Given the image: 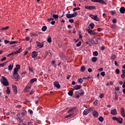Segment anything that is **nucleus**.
Instances as JSON below:
<instances>
[{"mask_svg":"<svg viewBox=\"0 0 125 125\" xmlns=\"http://www.w3.org/2000/svg\"><path fill=\"white\" fill-rule=\"evenodd\" d=\"M0 82L3 85L5 86H7L9 85V83H8V81L6 79V78L4 77V76H2L1 79L0 80Z\"/></svg>","mask_w":125,"mask_h":125,"instance_id":"obj_1","label":"nucleus"},{"mask_svg":"<svg viewBox=\"0 0 125 125\" xmlns=\"http://www.w3.org/2000/svg\"><path fill=\"white\" fill-rule=\"evenodd\" d=\"M113 121H116L119 124H123V118L121 117H113L112 118Z\"/></svg>","mask_w":125,"mask_h":125,"instance_id":"obj_2","label":"nucleus"},{"mask_svg":"<svg viewBox=\"0 0 125 125\" xmlns=\"http://www.w3.org/2000/svg\"><path fill=\"white\" fill-rule=\"evenodd\" d=\"M89 17L93 19V20H94L95 21H100V19L98 18L97 15H90Z\"/></svg>","mask_w":125,"mask_h":125,"instance_id":"obj_3","label":"nucleus"},{"mask_svg":"<svg viewBox=\"0 0 125 125\" xmlns=\"http://www.w3.org/2000/svg\"><path fill=\"white\" fill-rule=\"evenodd\" d=\"M91 1H92V2H99V3L105 4V5H107L106 2H105V1H104V0H91Z\"/></svg>","mask_w":125,"mask_h":125,"instance_id":"obj_4","label":"nucleus"},{"mask_svg":"<svg viewBox=\"0 0 125 125\" xmlns=\"http://www.w3.org/2000/svg\"><path fill=\"white\" fill-rule=\"evenodd\" d=\"M87 32L88 34H89V35H91V36H96V35H97V32H94L92 30H88Z\"/></svg>","mask_w":125,"mask_h":125,"instance_id":"obj_5","label":"nucleus"},{"mask_svg":"<svg viewBox=\"0 0 125 125\" xmlns=\"http://www.w3.org/2000/svg\"><path fill=\"white\" fill-rule=\"evenodd\" d=\"M121 116L123 117V118H125V108L122 107L121 109Z\"/></svg>","mask_w":125,"mask_h":125,"instance_id":"obj_6","label":"nucleus"},{"mask_svg":"<svg viewBox=\"0 0 125 125\" xmlns=\"http://www.w3.org/2000/svg\"><path fill=\"white\" fill-rule=\"evenodd\" d=\"M38 56V52L37 51H33L32 52L31 57L32 58H36Z\"/></svg>","mask_w":125,"mask_h":125,"instance_id":"obj_7","label":"nucleus"},{"mask_svg":"<svg viewBox=\"0 0 125 125\" xmlns=\"http://www.w3.org/2000/svg\"><path fill=\"white\" fill-rule=\"evenodd\" d=\"M110 114H111V115H113V116H116V115L117 114V109L116 108L112 109L111 110Z\"/></svg>","mask_w":125,"mask_h":125,"instance_id":"obj_8","label":"nucleus"},{"mask_svg":"<svg viewBox=\"0 0 125 125\" xmlns=\"http://www.w3.org/2000/svg\"><path fill=\"white\" fill-rule=\"evenodd\" d=\"M54 84L55 87H57V88H60V87H61L60 84H59V83L57 81H55L54 83Z\"/></svg>","mask_w":125,"mask_h":125,"instance_id":"obj_9","label":"nucleus"},{"mask_svg":"<svg viewBox=\"0 0 125 125\" xmlns=\"http://www.w3.org/2000/svg\"><path fill=\"white\" fill-rule=\"evenodd\" d=\"M36 43L37 44V46L39 48H42V47H43V43H41V42H39L38 41H37Z\"/></svg>","mask_w":125,"mask_h":125,"instance_id":"obj_10","label":"nucleus"},{"mask_svg":"<svg viewBox=\"0 0 125 125\" xmlns=\"http://www.w3.org/2000/svg\"><path fill=\"white\" fill-rule=\"evenodd\" d=\"M85 9H88L89 10H90L91 9H95V6H85Z\"/></svg>","mask_w":125,"mask_h":125,"instance_id":"obj_11","label":"nucleus"},{"mask_svg":"<svg viewBox=\"0 0 125 125\" xmlns=\"http://www.w3.org/2000/svg\"><path fill=\"white\" fill-rule=\"evenodd\" d=\"M99 115V114H98V112H97L96 110H94L93 111V116L95 117V118H97Z\"/></svg>","mask_w":125,"mask_h":125,"instance_id":"obj_12","label":"nucleus"},{"mask_svg":"<svg viewBox=\"0 0 125 125\" xmlns=\"http://www.w3.org/2000/svg\"><path fill=\"white\" fill-rule=\"evenodd\" d=\"M12 89L14 91V92L15 93V94H17V87L15 85H12Z\"/></svg>","mask_w":125,"mask_h":125,"instance_id":"obj_13","label":"nucleus"},{"mask_svg":"<svg viewBox=\"0 0 125 125\" xmlns=\"http://www.w3.org/2000/svg\"><path fill=\"white\" fill-rule=\"evenodd\" d=\"M67 113H68V114L71 115V116H73V115H74V113H75V109L72 108V109H70L69 110H68Z\"/></svg>","mask_w":125,"mask_h":125,"instance_id":"obj_14","label":"nucleus"},{"mask_svg":"<svg viewBox=\"0 0 125 125\" xmlns=\"http://www.w3.org/2000/svg\"><path fill=\"white\" fill-rule=\"evenodd\" d=\"M89 109H85L83 112V115L84 116H86V115H87V114H89Z\"/></svg>","mask_w":125,"mask_h":125,"instance_id":"obj_15","label":"nucleus"},{"mask_svg":"<svg viewBox=\"0 0 125 125\" xmlns=\"http://www.w3.org/2000/svg\"><path fill=\"white\" fill-rule=\"evenodd\" d=\"M74 89L76 90H78V89H81L82 88V85H76L75 86L73 87Z\"/></svg>","mask_w":125,"mask_h":125,"instance_id":"obj_16","label":"nucleus"},{"mask_svg":"<svg viewBox=\"0 0 125 125\" xmlns=\"http://www.w3.org/2000/svg\"><path fill=\"white\" fill-rule=\"evenodd\" d=\"M120 13L122 14H124L125 13V7H121L120 9Z\"/></svg>","mask_w":125,"mask_h":125,"instance_id":"obj_17","label":"nucleus"},{"mask_svg":"<svg viewBox=\"0 0 125 125\" xmlns=\"http://www.w3.org/2000/svg\"><path fill=\"white\" fill-rule=\"evenodd\" d=\"M94 28V23H91L88 26V29H91V30H93Z\"/></svg>","mask_w":125,"mask_h":125,"instance_id":"obj_18","label":"nucleus"},{"mask_svg":"<svg viewBox=\"0 0 125 125\" xmlns=\"http://www.w3.org/2000/svg\"><path fill=\"white\" fill-rule=\"evenodd\" d=\"M30 89H31V86H27L25 88V92H29L30 91Z\"/></svg>","mask_w":125,"mask_h":125,"instance_id":"obj_19","label":"nucleus"},{"mask_svg":"<svg viewBox=\"0 0 125 125\" xmlns=\"http://www.w3.org/2000/svg\"><path fill=\"white\" fill-rule=\"evenodd\" d=\"M8 70L9 71H11L12 69H13V64L12 63L10 64L8 66Z\"/></svg>","mask_w":125,"mask_h":125,"instance_id":"obj_20","label":"nucleus"},{"mask_svg":"<svg viewBox=\"0 0 125 125\" xmlns=\"http://www.w3.org/2000/svg\"><path fill=\"white\" fill-rule=\"evenodd\" d=\"M14 76H16V75H18V69L15 68L14 70Z\"/></svg>","mask_w":125,"mask_h":125,"instance_id":"obj_21","label":"nucleus"},{"mask_svg":"<svg viewBox=\"0 0 125 125\" xmlns=\"http://www.w3.org/2000/svg\"><path fill=\"white\" fill-rule=\"evenodd\" d=\"M22 51V48H19L17 51L14 52V54H18V53H20Z\"/></svg>","mask_w":125,"mask_h":125,"instance_id":"obj_22","label":"nucleus"},{"mask_svg":"<svg viewBox=\"0 0 125 125\" xmlns=\"http://www.w3.org/2000/svg\"><path fill=\"white\" fill-rule=\"evenodd\" d=\"M66 18L70 19V18H73V16L71 14H66Z\"/></svg>","mask_w":125,"mask_h":125,"instance_id":"obj_23","label":"nucleus"},{"mask_svg":"<svg viewBox=\"0 0 125 125\" xmlns=\"http://www.w3.org/2000/svg\"><path fill=\"white\" fill-rule=\"evenodd\" d=\"M37 81H38V79H37V78H34L30 80V83H35V82H37Z\"/></svg>","mask_w":125,"mask_h":125,"instance_id":"obj_24","label":"nucleus"},{"mask_svg":"<svg viewBox=\"0 0 125 125\" xmlns=\"http://www.w3.org/2000/svg\"><path fill=\"white\" fill-rule=\"evenodd\" d=\"M15 43H20V42H18V41H12L9 42V44H14Z\"/></svg>","mask_w":125,"mask_h":125,"instance_id":"obj_25","label":"nucleus"},{"mask_svg":"<svg viewBox=\"0 0 125 125\" xmlns=\"http://www.w3.org/2000/svg\"><path fill=\"white\" fill-rule=\"evenodd\" d=\"M85 71V66H82L81 68V72H83Z\"/></svg>","mask_w":125,"mask_h":125,"instance_id":"obj_26","label":"nucleus"},{"mask_svg":"<svg viewBox=\"0 0 125 125\" xmlns=\"http://www.w3.org/2000/svg\"><path fill=\"white\" fill-rule=\"evenodd\" d=\"M91 60L92 62H95L97 61V58L93 57V58H92Z\"/></svg>","mask_w":125,"mask_h":125,"instance_id":"obj_27","label":"nucleus"},{"mask_svg":"<svg viewBox=\"0 0 125 125\" xmlns=\"http://www.w3.org/2000/svg\"><path fill=\"white\" fill-rule=\"evenodd\" d=\"M7 94H10V88L9 87H7V90L6 91Z\"/></svg>","mask_w":125,"mask_h":125,"instance_id":"obj_28","label":"nucleus"},{"mask_svg":"<svg viewBox=\"0 0 125 125\" xmlns=\"http://www.w3.org/2000/svg\"><path fill=\"white\" fill-rule=\"evenodd\" d=\"M53 17L56 20V19H58V18H59V16L58 15L53 14Z\"/></svg>","mask_w":125,"mask_h":125,"instance_id":"obj_29","label":"nucleus"},{"mask_svg":"<svg viewBox=\"0 0 125 125\" xmlns=\"http://www.w3.org/2000/svg\"><path fill=\"white\" fill-rule=\"evenodd\" d=\"M47 41L49 43H50L52 42V40H51V37L50 36H48V38L47 39Z\"/></svg>","mask_w":125,"mask_h":125,"instance_id":"obj_30","label":"nucleus"},{"mask_svg":"<svg viewBox=\"0 0 125 125\" xmlns=\"http://www.w3.org/2000/svg\"><path fill=\"white\" fill-rule=\"evenodd\" d=\"M17 120L19 121V123H23V120L21 119V118L19 117H17Z\"/></svg>","mask_w":125,"mask_h":125,"instance_id":"obj_31","label":"nucleus"},{"mask_svg":"<svg viewBox=\"0 0 125 125\" xmlns=\"http://www.w3.org/2000/svg\"><path fill=\"white\" fill-rule=\"evenodd\" d=\"M46 30H47V27L46 26H43L42 28V32H45Z\"/></svg>","mask_w":125,"mask_h":125,"instance_id":"obj_32","label":"nucleus"},{"mask_svg":"<svg viewBox=\"0 0 125 125\" xmlns=\"http://www.w3.org/2000/svg\"><path fill=\"white\" fill-rule=\"evenodd\" d=\"M93 56H98V52H97V51H95L93 52Z\"/></svg>","mask_w":125,"mask_h":125,"instance_id":"obj_33","label":"nucleus"},{"mask_svg":"<svg viewBox=\"0 0 125 125\" xmlns=\"http://www.w3.org/2000/svg\"><path fill=\"white\" fill-rule=\"evenodd\" d=\"M83 79H78V82L82 84L83 83Z\"/></svg>","mask_w":125,"mask_h":125,"instance_id":"obj_34","label":"nucleus"},{"mask_svg":"<svg viewBox=\"0 0 125 125\" xmlns=\"http://www.w3.org/2000/svg\"><path fill=\"white\" fill-rule=\"evenodd\" d=\"M79 94L80 95H83L84 94V91H83V90H80V92L79 93Z\"/></svg>","mask_w":125,"mask_h":125,"instance_id":"obj_35","label":"nucleus"},{"mask_svg":"<svg viewBox=\"0 0 125 125\" xmlns=\"http://www.w3.org/2000/svg\"><path fill=\"white\" fill-rule=\"evenodd\" d=\"M72 17H77V16H78V13L77 12H74L72 14Z\"/></svg>","mask_w":125,"mask_h":125,"instance_id":"obj_36","label":"nucleus"},{"mask_svg":"<svg viewBox=\"0 0 125 125\" xmlns=\"http://www.w3.org/2000/svg\"><path fill=\"white\" fill-rule=\"evenodd\" d=\"M6 63H7V62L0 64V67H4V66H5V65H6Z\"/></svg>","mask_w":125,"mask_h":125,"instance_id":"obj_37","label":"nucleus"},{"mask_svg":"<svg viewBox=\"0 0 125 125\" xmlns=\"http://www.w3.org/2000/svg\"><path fill=\"white\" fill-rule=\"evenodd\" d=\"M99 121H100V122H103L104 121V118L101 116L99 118Z\"/></svg>","mask_w":125,"mask_h":125,"instance_id":"obj_38","label":"nucleus"},{"mask_svg":"<svg viewBox=\"0 0 125 125\" xmlns=\"http://www.w3.org/2000/svg\"><path fill=\"white\" fill-rule=\"evenodd\" d=\"M31 37H38V34L32 33L31 34Z\"/></svg>","mask_w":125,"mask_h":125,"instance_id":"obj_39","label":"nucleus"},{"mask_svg":"<svg viewBox=\"0 0 125 125\" xmlns=\"http://www.w3.org/2000/svg\"><path fill=\"white\" fill-rule=\"evenodd\" d=\"M80 9H81V8L77 7H75V8H73V11H76V10H80Z\"/></svg>","mask_w":125,"mask_h":125,"instance_id":"obj_40","label":"nucleus"},{"mask_svg":"<svg viewBox=\"0 0 125 125\" xmlns=\"http://www.w3.org/2000/svg\"><path fill=\"white\" fill-rule=\"evenodd\" d=\"M115 73H116V74H117V75H119V74H120V69L117 68L115 70Z\"/></svg>","mask_w":125,"mask_h":125,"instance_id":"obj_41","label":"nucleus"},{"mask_svg":"<svg viewBox=\"0 0 125 125\" xmlns=\"http://www.w3.org/2000/svg\"><path fill=\"white\" fill-rule=\"evenodd\" d=\"M81 44H82V42L80 41V42H79L76 44V46H77V47H79V46H81Z\"/></svg>","mask_w":125,"mask_h":125,"instance_id":"obj_42","label":"nucleus"},{"mask_svg":"<svg viewBox=\"0 0 125 125\" xmlns=\"http://www.w3.org/2000/svg\"><path fill=\"white\" fill-rule=\"evenodd\" d=\"M68 95L72 96L73 95V91H69L68 93Z\"/></svg>","mask_w":125,"mask_h":125,"instance_id":"obj_43","label":"nucleus"},{"mask_svg":"<svg viewBox=\"0 0 125 125\" xmlns=\"http://www.w3.org/2000/svg\"><path fill=\"white\" fill-rule=\"evenodd\" d=\"M101 76H102V77H105V72H104V71L102 72L101 73Z\"/></svg>","mask_w":125,"mask_h":125,"instance_id":"obj_44","label":"nucleus"},{"mask_svg":"<svg viewBox=\"0 0 125 125\" xmlns=\"http://www.w3.org/2000/svg\"><path fill=\"white\" fill-rule=\"evenodd\" d=\"M8 28H9V27H8V26H6V27H3V28H2V30L3 31H4L5 30H7V29H8Z\"/></svg>","mask_w":125,"mask_h":125,"instance_id":"obj_45","label":"nucleus"},{"mask_svg":"<svg viewBox=\"0 0 125 125\" xmlns=\"http://www.w3.org/2000/svg\"><path fill=\"white\" fill-rule=\"evenodd\" d=\"M70 117H72V115L69 114V115H67L65 116L64 117V118H70Z\"/></svg>","mask_w":125,"mask_h":125,"instance_id":"obj_46","label":"nucleus"},{"mask_svg":"<svg viewBox=\"0 0 125 125\" xmlns=\"http://www.w3.org/2000/svg\"><path fill=\"white\" fill-rule=\"evenodd\" d=\"M115 90L116 91H119L120 90V87H116L115 88Z\"/></svg>","mask_w":125,"mask_h":125,"instance_id":"obj_47","label":"nucleus"},{"mask_svg":"<svg viewBox=\"0 0 125 125\" xmlns=\"http://www.w3.org/2000/svg\"><path fill=\"white\" fill-rule=\"evenodd\" d=\"M53 20H54V19L50 18V19H47V21L48 22H50V21H53Z\"/></svg>","mask_w":125,"mask_h":125,"instance_id":"obj_48","label":"nucleus"},{"mask_svg":"<svg viewBox=\"0 0 125 125\" xmlns=\"http://www.w3.org/2000/svg\"><path fill=\"white\" fill-rule=\"evenodd\" d=\"M29 71L30 72H31L32 73L34 72V70H33V68H31V67H29Z\"/></svg>","mask_w":125,"mask_h":125,"instance_id":"obj_49","label":"nucleus"},{"mask_svg":"<svg viewBox=\"0 0 125 125\" xmlns=\"http://www.w3.org/2000/svg\"><path fill=\"white\" fill-rule=\"evenodd\" d=\"M121 77L122 78V79H125V74L123 73V74L121 75Z\"/></svg>","mask_w":125,"mask_h":125,"instance_id":"obj_50","label":"nucleus"},{"mask_svg":"<svg viewBox=\"0 0 125 125\" xmlns=\"http://www.w3.org/2000/svg\"><path fill=\"white\" fill-rule=\"evenodd\" d=\"M28 112H29V113H30V115H33V110H32L31 109H29Z\"/></svg>","mask_w":125,"mask_h":125,"instance_id":"obj_51","label":"nucleus"},{"mask_svg":"<svg viewBox=\"0 0 125 125\" xmlns=\"http://www.w3.org/2000/svg\"><path fill=\"white\" fill-rule=\"evenodd\" d=\"M112 23H114V24L117 23V20L114 19L113 20H112Z\"/></svg>","mask_w":125,"mask_h":125,"instance_id":"obj_52","label":"nucleus"},{"mask_svg":"<svg viewBox=\"0 0 125 125\" xmlns=\"http://www.w3.org/2000/svg\"><path fill=\"white\" fill-rule=\"evenodd\" d=\"M21 115L22 116H24V115H26V111H23L22 112H21Z\"/></svg>","mask_w":125,"mask_h":125,"instance_id":"obj_53","label":"nucleus"},{"mask_svg":"<svg viewBox=\"0 0 125 125\" xmlns=\"http://www.w3.org/2000/svg\"><path fill=\"white\" fill-rule=\"evenodd\" d=\"M5 60H6V57H4L3 58H2L1 60H0V61L1 62H3V61H4Z\"/></svg>","mask_w":125,"mask_h":125,"instance_id":"obj_54","label":"nucleus"},{"mask_svg":"<svg viewBox=\"0 0 125 125\" xmlns=\"http://www.w3.org/2000/svg\"><path fill=\"white\" fill-rule=\"evenodd\" d=\"M103 97H104V94L101 93L100 94V98H103Z\"/></svg>","mask_w":125,"mask_h":125,"instance_id":"obj_55","label":"nucleus"},{"mask_svg":"<svg viewBox=\"0 0 125 125\" xmlns=\"http://www.w3.org/2000/svg\"><path fill=\"white\" fill-rule=\"evenodd\" d=\"M15 69H18V70H20V66L19 65H16V67Z\"/></svg>","mask_w":125,"mask_h":125,"instance_id":"obj_56","label":"nucleus"},{"mask_svg":"<svg viewBox=\"0 0 125 125\" xmlns=\"http://www.w3.org/2000/svg\"><path fill=\"white\" fill-rule=\"evenodd\" d=\"M68 21L70 23H74V20H73V19H70V20H69Z\"/></svg>","mask_w":125,"mask_h":125,"instance_id":"obj_57","label":"nucleus"},{"mask_svg":"<svg viewBox=\"0 0 125 125\" xmlns=\"http://www.w3.org/2000/svg\"><path fill=\"white\" fill-rule=\"evenodd\" d=\"M25 41H26V42H28V41H30V37H26L25 38Z\"/></svg>","mask_w":125,"mask_h":125,"instance_id":"obj_58","label":"nucleus"},{"mask_svg":"<svg viewBox=\"0 0 125 125\" xmlns=\"http://www.w3.org/2000/svg\"><path fill=\"white\" fill-rule=\"evenodd\" d=\"M70 78H71V75L68 74L66 76L67 80H69Z\"/></svg>","mask_w":125,"mask_h":125,"instance_id":"obj_59","label":"nucleus"},{"mask_svg":"<svg viewBox=\"0 0 125 125\" xmlns=\"http://www.w3.org/2000/svg\"><path fill=\"white\" fill-rule=\"evenodd\" d=\"M98 100L94 101V102H93L94 105H97V103H98Z\"/></svg>","mask_w":125,"mask_h":125,"instance_id":"obj_60","label":"nucleus"},{"mask_svg":"<svg viewBox=\"0 0 125 125\" xmlns=\"http://www.w3.org/2000/svg\"><path fill=\"white\" fill-rule=\"evenodd\" d=\"M12 78L13 79V80H16L17 79V77L15 76V75H13V76H12Z\"/></svg>","mask_w":125,"mask_h":125,"instance_id":"obj_61","label":"nucleus"},{"mask_svg":"<svg viewBox=\"0 0 125 125\" xmlns=\"http://www.w3.org/2000/svg\"><path fill=\"white\" fill-rule=\"evenodd\" d=\"M103 70V68L101 67L100 68H99L98 71H99V72H102V71Z\"/></svg>","mask_w":125,"mask_h":125,"instance_id":"obj_62","label":"nucleus"},{"mask_svg":"<svg viewBox=\"0 0 125 125\" xmlns=\"http://www.w3.org/2000/svg\"><path fill=\"white\" fill-rule=\"evenodd\" d=\"M9 41H7L6 40H4V43L7 44V43H9Z\"/></svg>","mask_w":125,"mask_h":125,"instance_id":"obj_63","label":"nucleus"},{"mask_svg":"<svg viewBox=\"0 0 125 125\" xmlns=\"http://www.w3.org/2000/svg\"><path fill=\"white\" fill-rule=\"evenodd\" d=\"M123 88H125V81L123 83V85L122 86Z\"/></svg>","mask_w":125,"mask_h":125,"instance_id":"obj_64","label":"nucleus"}]
</instances>
